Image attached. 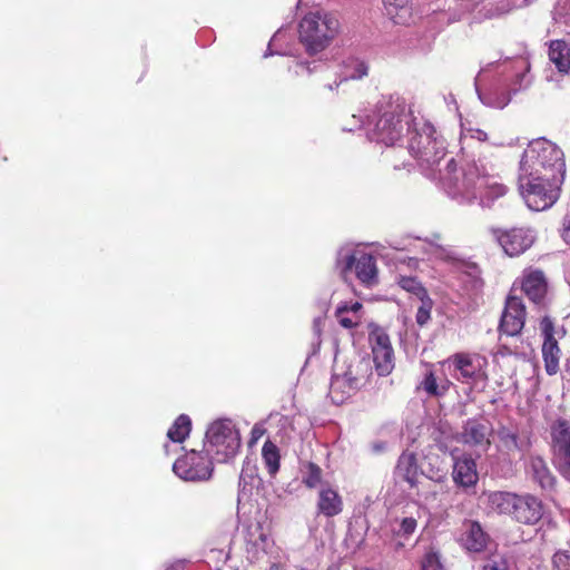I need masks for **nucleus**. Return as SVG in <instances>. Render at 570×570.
<instances>
[{"instance_id": "nucleus-1", "label": "nucleus", "mask_w": 570, "mask_h": 570, "mask_svg": "<svg viewBox=\"0 0 570 570\" xmlns=\"http://www.w3.org/2000/svg\"><path fill=\"white\" fill-rule=\"evenodd\" d=\"M406 134V149L422 174L458 204L478 203L490 208L507 194L494 166L482 157L489 147L499 145L483 129L461 121L460 151L455 157H446L445 139L430 121L414 118Z\"/></svg>"}, {"instance_id": "nucleus-2", "label": "nucleus", "mask_w": 570, "mask_h": 570, "mask_svg": "<svg viewBox=\"0 0 570 570\" xmlns=\"http://www.w3.org/2000/svg\"><path fill=\"white\" fill-rule=\"evenodd\" d=\"M564 176L563 151L544 138L532 140L522 154L518 176L519 190L529 209L550 208L559 199Z\"/></svg>"}, {"instance_id": "nucleus-3", "label": "nucleus", "mask_w": 570, "mask_h": 570, "mask_svg": "<svg viewBox=\"0 0 570 570\" xmlns=\"http://www.w3.org/2000/svg\"><path fill=\"white\" fill-rule=\"evenodd\" d=\"M530 62L525 57L490 62L475 77L474 86L484 106L503 109L513 95L530 87Z\"/></svg>"}, {"instance_id": "nucleus-4", "label": "nucleus", "mask_w": 570, "mask_h": 570, "mask_svg": "<svg viewBox=\"0 0 570 570\" xmlns=\"http://www.w3.org/2000/svg\"><path fill=\"white\" fill-rule=\"evenodd\" d=\"M355 127L366 126V135L371 141L386 147L395 146L403 141L404 125L411 126L406 114V104L399 96H383L372 116H366V121L353 115Z\"/></svg>"}, {"instance_id": "nucleus-5", "label": "nucleus", "mask_w": 570, "mask_h": 570, "mask_svg": "<svg viewBox=\"0 0 570 570\" xmlns=\"http://www.w3.org/2000/svg\"><path fill=\"white\" fill-rule=\"evenodd\" d=\"M448 0H433L413 8L411 0H383L386 14L396 24L421 22L433 32L460 20L459 12L445 10Z\"/></svg>"}, {"instance_id": "nucleus-6", "label": "nucleus", "mask_w": 570, "mask_h": 570, "mask_svg": "<svg viewBox=\"0 0 570 570\" xmlns=\"http://www.w3.org/2000/svg\"><path fill=\"white\" fill-rule=\"evenodd\" d=\"M371 375L372 365L368 357L356 353L342 360L336 356L328 393L333 403H344L366 384Z\"/></svg>"}, {"instance_id": "nucleus-7", "label": "nucleus", "mask_w": 570, "mask_h": 570, "mask_svg": "<svg viewBox=\"0 0 570 570\" xmlns=\"http://www.w3.org/2000/svg\"><path fill=\"white\" fill-rule=\"evenodd\" d=\"M337 18L326 11L309 12L301 20L298 37L309 56L324 51L338 32Z\"/></svg>"}, {"instance_id": "nucleus-8", "label": "nucleus", "mask_w": 570, "mask_h": 570, "mask_svg": "<svg viewBox=\"0 0 570 570\" xmlns=\"http://www.w3.org/2000/svg\"><path fill=\"white\" fill-rule=\"evenodd\" d=\"M240 446V433L233 420L217 419L207 428L204 452L213 462L228 463L233 461Z\"/></svg>"}, {"instance_id": "nucleus-9", "label": "nucleus", "mask_w": 570, "mask_h": 570, "mask_svg": "<svg viewBox=\"0 0 570 570\" xmlns=\"http://www.w3.org/2000/svg\"><path fill=\"white\" fill-rule=\"evenodd\" d=\"M336 269L343 278H347L352 273L366 287H372L379 283L376 258L350 245L342 246L336 254Z\"/></svg>"}, {"instance_id": "nucleus-10", "label": "nucleus", "mask_w": 570, "mask_h": 570, "mask_svg": "<svg viewBox=\"0 0 570 570\" xmlns=\"http://www.w3.org/2000/svg\"><path fill=\"white\" fill-rule=\"evenodd\" d=\"M452 376L471 389L484 387L488 361L480 354L456 353L446 360Z\"/></svg>"}, {"instance_id": "nucleus-11", "label": "nucleus", "mask_w": 570, "mask_h": 570, "mask_svg": "<svg viewBox=\"0 0 570 570\" xmlns=\"http://www.w3.org/2000/svg\"><path fill=\"white\" fill-rule=\"evenodd\" d=\"M214 462L204 452L191 450L173 464L175 474L185 481H206L212 478Z\"/></svg>"}, {"instance_id": "nucleus-12", "label": "nucleus", "mask_w": 570, "mask_h": 570, "mask_svg": "<svg viewBox=\"0 0 570 570\" xmlns=\"http://www.w3.org/2000/svg\"><path fill=\"white\" fill-rule=\"evenodd\" d=\"M553 464L570 481V422L558 419L551 425Z\"/></svg>"}, {"instance_id": "nucleus-13", "label": "nucleus", "mask_w": 570, "mask_h": 570, "mask_svg": "<svg viewBox=\"0 0 570 570\" xmlns=\"http://www.w3.org/2000/svg\"><path fill=\"white\" fill-rule=\"evenodd\" d=\"M458 9H453L450 4V0L446 2L445 10L451 12H459L460 18L463 12H475L480 17L491 19L501 14L508 13L512 9H519L515 4V0H454Z\"/></svg>"}, {"instance_id": "nucleus-14", "label": "nucleus", "mask_w": 570, "mask_h": 570, "mask_svg": "<svg viewBox=\"0 0 570 570\" xmlns=\"http://www.w3.org/2000/svg\"><path fill=\"white\" fill-rule=\"evenodd\" d=\"M491 233L504 253L511 257L523 254L535 240V233L531 228H492Z\"/></svg>"}, {"instance_id": "nucleus-15", "label": "nucleus", "mask_w": 570, "mask_h": 570, "mask_svg": "<svg viewBox=\"0 0 570 570\" xmlns=\"http://www.w3.org/2000/svg\"><path fill=\"white\" fill-rule=\"evenodd\" d=\"M368 341L377 374L380 376L390 374L394 367V353L389 335L381 327L374 326L370 332Z\"/></svg>"}, {"instance_id": "nucleus-16", "label": "nucleus", "mask_w": 570, "mask_h": 570, "mask_svg": "<svg viewBox=\"0 0 570 570\" xmlns=\"http://www.w3.org/2000/svg\"><path fill=\"white\" fill-rule=\"evenodd\" d=\"M540 332L543 338L541 353L544 363L546 373L550 376L556 375L560 370L561 350L556 340V327L549 316H543L540 321Z\"/></svg>"}, {"instance_id": "nucleus-17", "label": "nucleus", "mask_w": 570, "mask_h": 570, "mask_svg": "<svg viewBox=\"0 0 570 570\" xmlns=\"http://www.w3.org/2000/svg\"><path fill=\"white\" fill-rule=\"evenodd\" d=\"M499 448L508 455L522 459L531 449V434L514 426H501L498 432Z\"/></svg>"}, {"instance_id": "nucleus-18", "label": "nucleus", "mask_w": 570, "mask_h": 570, "mask_svg": "<svg viewBox=\"0 0 570 570\" xmlns=\"http://www.w3.org/2000/svg\"><path fill=\"white\" fill-rule=\"evenodd\" d=\"M525 315L522 299L517 296H508L500 318V332L508 336L519 335L524 326Z\"/></svg>"}, {"instance_id": "nucleus-19", "label": "nucleus", "mask_w": 570, "mask_h": 570, "mask_svg": "<svg viewBox=\"0 0 570 570\" xmlns=\"http://www.w3.org/2000/svg\"><path fill=\"white\" fill-rule=\"evenodd\" d=\"M543 515L542 501L532 495H518L512 518L523 524H535Z\"/></svg>"}, {"instance_id": "nucleus-20", "label": "nucleus", "mask_w": 570, "mask_h": 570, "mask_svg": "<svg viewBox=\"0 0 570 570\" xmlns=\"http://www.w3.org/2000/svg\"><path fill=\"white\" fill-rule=\"evenodd\" d=\"M452 479L455 485L463 489L465 492L474 489L479 481L476 462L469 455L455 458Z\"/></svg>"}, {"instance_id": "nucleus-21", "label": "nucleus", "mask_w": 570, "mask_h": 570, "mask_svg": "<svg viewBox=\"0 0 570 570\" xmlns=\"http://www.w3.org/2000/svg\"><path fill=\"white\" fill-rule=\"evenodd\" d=\"M443 492V487L424 475H422L409 489V495L415 498L416 502L423 507L434 508L440 503V494Z\"/></svg>"}, {"instance_id": "nucleus-22", "label": "nucleus", "mask_w": 570, "mask_h": 570, "mask_svg": "<svg viewBox=\"0 0 570 570\" xmlns=\"http://www.w3.org/2000/svg\"><path fill=\"white\" fill-rule=\"evenodd\" d=\"M258 468L256 461L246 456L243 461L239 480H238V492L237 503L240 504L243 501H247L253 492V489L259 483Z\"/></svg>"}, {"instance_id": "nucleus-23", "label": "nucleus", "mask_w": 570, "mask_h": 570, "mask_svg": "<svg viewBox=\"0 0 570 570\" xmlns=\"http://www.w3.org/2000/svg\"><path fill=\"white\" fill-rule=\"evenodd\" d=\"M522 291L535 305H541L546 298L548 284L543 272L531 271L523 275Z\"/></svg>"}, {"instance_id": "nucleus-24", "label": "nucleus", "mask_w": 570, "mask_h": 570, "mask_svg": "<svg viewBox=\"0 0 570 570\" xmlns=\"http://www.w3.org/2000/svg\"><path fill=\"white\" fill-rule=\"evenodd\" d=\"M527 472L530 474L532 481L535 482L543 491L550 492L554 490L556 478L541 456H530L527 464Z\"/></svg>"}, {"instance_id": "nucleus-25", "label": "nucleus", "mask_w": 570, "mask_h": 570, "mask_svg": "<svg viewBox=\"0 0 570 570\" xmlns=\"http://www.w3.org/2000/svg\"><path fill=\"white\" fill-rule=\"evenodd\" d=\"M269 533L264 530L263 525L257 522L252 524L246 534L247 552L258 558L259 553H266L272 544Z\"/></svg>"}, {"instance_id": "nucleus-26", "label": "nucleus", "mask_w": 570, "mask_h": 570, "mask_svg": "<svg viewBox=\"0 0 570 570\" xmlns=\"http://www.w3.org/2000/svg\"><path fill=\"white\" fill-rule=\"evenodd\" d=\"M318 513L332 518L343 510V501L338 492L331 487H323L318 492Z\"/></svg>"}, {"instance_id": "nucleus-27", "label": "nucleus", "mask_w": 570, "mask_h": 570, "mask_svg": "<svg viewBox=\"0 0 570 570\" xmlns=\"http://www.w3.org/2000/svg\"><path fill=\"white\" fill-rule=\"evenodd\" d=\"M394 475L395 479L406 482L409 489L422 476L419 473L417 461L413 453H403L399 458Z\"/></svg>"}, {"instance_id": "nucleus-28", "label": "nucleus", "mask_w": 570, "mask_h": 570, "mask_svg": "<svg viewBox=\"0 0 570 570\" xmlns=\"http://www.w3.org/2000/svg\"><path fill=\"white\" fill-rule=\"evenodd\" d=\"M368 62L358 56H348L344 58L340 65V73L342 75V79L350 80H361L368 75Z\"/></svg>"}, {"instance_id": "nucleus-29", "label": "nucleus", "mask_w": 570, "mask_h": 570, "mask_svg": "<svg viewBox=\"0 0 570 570\" xmlns=\"http://www.w3.org/2000/svg\"><path fill=\"white\" fill-rule=\"evenodd\" d=\"M490 426L482 420H468L462 432V440L464 443L470 445H483L488 444V435Z\"/></svg>"}, {"instance_id": "nucleus-30", "label": "nucleus", "mask_w": 570, "mask_h": 570, "mask_svg": "<svg viewBox=\"0 0 570 570\" xmlns=\"http://www.w3.org/2000/svg\"><path fill=\"white\" fill-rule=\"evenodd\" d=\"M452 382L443 377H438L433 371H426L423 379L417 385V390H422L426 393L429 397H442L444 396L450 387Z\"/></svg>"}, {"instance_id": "nucleus-31", "label": "nucleus", "mask_w": 570, "mask_h": 570, "mask_svg": "<svg viewBox=\"0 0 570 570\" xmlns=\"http://www.w3.org/2000/svg\"><path fill=\"white\" fill-rule=\"evenodd\" d=\"M489 537L479 522H469L462 535L463 546L473 552H481L487 548Z\"/></svg>"}, {"instance_id": "nucleus-32", "label": "nucleus", "mask_w": 570, "mask_h": 570, "mask_svg": "<svg viewBox=\"0 0 570 570\" xmlns=\"http://www.w3.org/2000/svg\"><path fill=\"white\" fill-rule=\"evenodd\" d=\"M549 58L560 72H570V46L564 40L551 41Z\"/></svg>"}, {"instance_id": "nucleus-33", "label": "nucleus", "mask_w": 570, "mask_h": 570, "mask_svg": "<svg viewBox=\"0 0 570 570\" xmlns=\"http://www.w3.org/2000/svg\"><path fill=\"white\" fill-rule=\"evenodd\" d=\"M515 499L514 493L497 491L488 494V504L493 512L512 517Z\"/></svg>"}, {"instance_id": "nucleus-34", "label": "nucleus", "mask_w": 570, "mask_h": 570, "mask_svg": "<svg viewBox=\"0 0 570 570\" xmlns=\"http://www.w3.org/2000/svg\"><path fill=\"white\" fill-rule=\"evenodd\" d=\"M191 431V420L187 414H180L168 429L167 438L174 443H183Z\"/></svg>"}, {"instance_id": "nucleus-35", "label": "nucleus", "mask_w": 570, "mask_h": 570, "mask_svg": "<svg viewBox=\"0 0 570 570\" xmlns=\"http://www.w3.org/2000/svg\"><path fill=\"white\" fill-rule=\"evenodd\" d=\"M262 459L271 476H274L279 470L281 454L277 445L271 440L265 441L262 448Z\"/></svg>"}, {"instance_id": "nucleus-36", "label": "nucleus", "mask_w": 570, "mask_h": 570, "mask_svg": "<svg viewBox=\"0 0 570 570\" xmlns=\"http://www.w3.org/2000/svg\"><path fill=\"white\" fill-rule=\"evenodd\" d=\"M328 69L330 66L322 60H299L294 67V73L296 76H311L313 73L327 71Z\"/></svg>"}, {"instance_id": "nucleus-37", "label": "nucleus", "mask_w": 570, "mask_h": 570, "mask_svg": "<svg viewBox=\"0 0 570 570\" xmlns=\"http://www.w3.org/2000/svg\"><path fill=\"white\" fill-rule=\"evenodd\" d=\"M397 284L400 285L401 288L414 294L421 301H423L426 297V291L416 277L401 276L397 281Z\"/></svg>"}, {"instance_id": "nucleus-38", "label": "nucleus", "mask_w": 570, "mask_h": 570, "mask_svg": "<svg viewBox=\"0 0 570 570\" xmlns=\"http://www.w3.org/2000/svg\"><path fill=\"white\" fill-rule=\"evenodd\" d=\"M322 480V470L321 468L313 463L308 462L304 465L302 482L309 489L316 488Z\"/></svg>"}, {"instance_id": "nucleus-39", "label": "nucleus", "mask_w": 570, "mask_h": 570, "mask_svg": "<svg viewBox=\"0 0 570 570\" xmlns=\"http://www.w3.org/2000/svg\"><path fill=\"white\" fill-rule=\"evenodd\" d=\"M480 570H513V562L504 556H492L484 560Z\"/></svg>"}, {"instance_id": "nucleus-40", "label": "nucleus", "mask_w": 570, "mask_h": 570, "mask_svg": "<svg viewBox=\"0 0 570 570\" xmlns=\"http://www.w3.org/2000/svg\"><path fill=\"white\" fill-rule=\"evenodd\" d=\"M348 306L347 303H344L336 308V317L341 326L344 328H353L357 326L360 323L361 316L360 315H348Z\"/></svg>"}, {"instance_id": "nucleus-41", "label": "nucleus", "mask_w": 570, "mask_h": 570, "mask_svg": "<svg viewBox=\"0 0 570 570\" xmlns=\"http://www.w3.org/2000/svg\"><path fill=\"white\" fill-rule=\"evenodd\" d=\"M552 570H570V553L568 551L559 550L553 554Z\"/></svg>"}, {"instance_id": "nucleus-42", "label": "nucleus", "mask_w": 570, "mask_h": 570, "mask_svg": "<svg viewBox=\"0 0 570 570\" xmlns=\"http://www.w3.org/2000/svg\"><path fill=\"white\" fill-rule=\"evenodd\" d=\"M416 527H417V521L415 518L405 517L400 522V529L397 531V534L407 538L415 532Z\"/></svg>"}, {"instance_id": "nucleus-43", "label": "nucleus", "mask_w": 570, "mask_h": 570, "mask_svg": "<svg viewBox=\"0 0 570 570\" xmlns=\"http://www.w3.org/2000/svg\"><path fill=\"white\" fill-rule=\"evenodd\" d=\"M422 570H443L439 556L434 552L425 554L422 562Z\"/></svg>"}, {"instance_id": "nucleus-44", "label": "nucleus", "mask_w": 570, "mask_h": 570, "mask_svg": "<svg viewBox=\"0 0 570 570\" xmlns=\"http://www.w3.org/2000/svg\"><path fill=\"white\" fill-rule=\"evenodd\" d=\"M324 323V320L322 317H316L313 321V334H314V341L312 343V354H315L321 346V331H322V324Z\"/></svg>"}, {"instance_id": "nucleus-45", "label": "nucleus", "mask_w": 570, "mask_h": 570, "mask_svg": "<svg viewBox=\"0 0 570 570\" xmlns=\"http://www.w3.org/2000/svg\"><path fill=\"white\" fill-rule=\"evenodd\" d=\"M431 318V304L422 301V305L417 308L416 312V323L420 326H424Z\"/></svg>"}, {"instance_id": "nucleus-46", "label": "nucleus", "mask_w": 570, "mask_h": 570, "mask_svg": "<svg viewBox=\"0 0 570 570\" xmlns=\"http://www.w3.org/2000/svg\"><path fill=\"white\" fill-rule=\"evenodd\" d=\"M283 36V31L282 30H278L274 36L273 38L271 39L269 43H268V47H267V50L265 51L264 53V58H267L269 56H274V55H285V52H282V51H278V50H273V46L274 43Z\"/></svg>"}, {"instance_id": "nucleus-47", "label": "nucleus", "mask_w": 570, "mask_h": 570, "mask_svg": "<svg viewBox=\"0 0 570 570\" xmlns=\"http://www.w3.org/2000/svg\"><path fill=\"white\" fill-rule=\"evenodd\" d=\"M335 76H336V78H335V80L333 82H328V83L325 85V88H327L332 92H337L338 88L343 83L347 82L346 80L342 79V75L340 73V71H335Z\"/></svg>"}, {"instance_id": "nucleus-48", "label": "nucleus", "mask_w": 570, "mask_h": 570, "mask_svg": "<svg viewBox=\"0 0 570 570\" xmlns=\"http://www.w3.org/2000/svg\"><path fill=\"white\" fill-rule=\"evenodd\" d=\"M561 237L567 243L570 244V216L567 215L562 222Z\"/></svg>"}, {"instance_id": "nucleus-49", "label": "nucleus", "mask_w": 570, "mask_h": 570, "mask_svg": "<svg viewBox=\"0 0 570 570\" xmlns=\"http://www.w3.org/2000/svg\"><path fill=\"white\" fill-rule=\"evenodd\" d=\"M348 306V313L355 315H358L360 311L362 309V304L360 302H353L347 303Z\"/></svg>"}, {"instance_id": "nucleus-50", "label": "nucleus", "mask_w": 570, "mask_h": 570, "mask_svg": "<svg viewBox=\"0 0 570 570\" xmlns=\"http://www.w3.org/2000/svg\"><path fill=\"white\" fill-rule=\"evenodd\" d=\"M264 433V430L258 425H254L252 429V442H256Z\"/></svg>"}, {"instance_id": "nucleus-51", "label": "nucleus", "mask_w": 570, "mask_h": 570, "mask_svg": "<svg viewBox=\"0 0 570 570\" xmlns=\"http://www.w3.org/2000/svg\"><path fill=\"white\" fill-rule=\"evenodd\" d=\"M185 564H186L185 560H177V561L173 562L166 570H184Z\"/></svg>"}, {"instance_id": "nucleus-52", "label": "nucleus", "mask_w": 570, "mask_h": 570, "mask_svg": "<svg viewBox=\"0 0 570 570\" xmlns=\"http://www.w3.org/2000/svg\"><path fill=\"white\" fill-rule=\"evenodd\" d=\"M535 0H515V4L519 7H527Z\"/></svg>"}, {"instance_id": "nucleus-53", "label": "nucleus", "mask_w": 570, "mask_h": 570, "mask_svg": "<svg viewBox=\"0 0 570 570\" xmlns=\"http://www.w3.org/2000/svg\"><path fill=\"white\" fill-rule=\"evenodd\" d=\"M344 130L346 131H353L354 130V127H345Z\"/></svg>"}, {"instance_id": "nucleus-54", "label": "nucleus", "mask_w": 570, "mask_h": 570, "mask_svg": "<svg viewBox=\"0 0 570 570\" xmlns=\"http://www.w3.org/2000/svg\"><path fill=\"white\" fill-rule=\"evenodd\" d=\"M165 452L168 454L169 453V445L168 444H165Z\"/></svg>"}, {"instance_id": "nucleus-55", "label": "nucleus", "mask_w": 570, "mask_h": 570, "mask_svg": "<svg viewBox=\"0 0 570 570\" xmlns=\"http://www.w3.org/2000/svg\"><path fill=\"white\" fill-rule=\"evenodd\" d=\"M354 570H372V569L366 568V567H363V568H356V569H354Z\"/></svg>"}]
</instances>
